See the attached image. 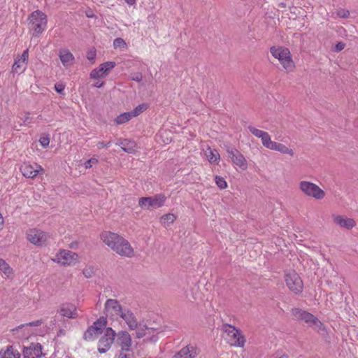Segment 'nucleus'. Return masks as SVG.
<instances>
[{
    "instance_id": "nucleus-29",
    "label": "nucleus",
    "mask_w": 358,
    "mask_h": 358,
    "mask_svg": "<svg viewBox=\"0 0 358 358\" xmlns=\"http://www.w3.org/2000/svg\"><path fill=\"white\" fill-rule=\"evenodd\" d=\"M0 358H21V355L13 346H9L0 352Z\"/></svg>"
},
{
    "instance_id": "nucleus-50",
    "label": "nucleus",
    "mask_w": 358,
    "mask_h": 358,
    "mask_svg": "<svg viewBox=\"0 0 358 358\" xmlns=\"http://www.w3.org/2000/svg\"><path fill=\"white\" fill-rule=\"evenodd\" d=\"M124 1L129 6H133L136 2V0H124Z\"/></svg>"
},
{
    "instance_id": "nucleus-52",
    "label": "nucleus",
    "mask_w": 358,
    "mask_h": 358,
    "mask_svg": "<svg viewBox=\"0 0 358 358\" xmlns=\"http://www.w3.org/2000/svg\"><path fill=\"white\" fill-rule=\"evenodd\" d=\"M104 83L103 82H101L100 83L99 81H97L94 83V87H101L103 85Z\"/></svg>"
},
{
    "instance_id": "nucleus-27",
    "label": "nucleus",
    "mask_w": 358,
    "mask_h": 358,
    "mask_svg": "<svg viewBox=\"0 0 358 358\" xmlns=\"http://www.w3.org/2000/svg\"><path fill=\"white\" fill-rule=\"evenodd\" d=\"M303 289V283L301 277L296 273H292V292L299 294Z\"/></svg>"
},
{
    "instance_id": "nucleus-8",
    "label": "nucleus",
    "mask_w": 358,
    "mask_h": 358,
    "mask_svg": "<svg viewBox=\"0 0 358 358\" xmlns=\"http://www.w3.org/2000/svg\"><path fill=\"white\" fill-rule=\"evenodd\" d=\"M124 308L119 301L114 299H107L104 303L105 314L113 320H118Z\"/></svg>"
},
{
    "instance_id": "nucleus-38",
    "label": "nucleus",
    "mask_w": 358,
    "mask_h": 358,
    "mask_svg": "<svg viewBox=\"0 0 358 358\" xmlns=\"http://www.w3.org/2000/svg\"><path fill=\"white\" fill-rule=\"evenodd\" d=\"M96 55V51L94 48H92L87 52V58L91 62V64H94L95 62V58Z\"/></svg>"
},
{
    "instance_id": "nucleus-45",
    "label": "nucleus",
    "mask_w": 358,
    "mask_h": 358,
    "mask_svg": "<svg viewBox=\"0 0 358 358\" xmlns=\"http://www.w3.org/2000/svg\"><path fill=\"white\" fill-rule=\"evenodd\" d=\"M345 47V43H343V42H338L337 43L334 48V51L335 52H340L341 50H343Z\"/></svg>"
},
{
    "instance_id": "nucleus-24",
    "label": "nucleus",
    "mask_w": 358,
    "mask_h": 358,
    "mask_svg": "<svg viewBox=\"0 0 358 358\" xmlns=\"http://www.w3.org/2000/svg\"><path fill=\"white\" fill-rule=\"evenodd\" d=\"M136 329V337L138 338H145L146 339H150L155 333V330L152 328H148L146 326H141L137 324Z\"/></svg>"
},
{
    "instance_id": "nucleus-41",
    "label": "nucleus",
    "mask_w": 358,
    "mask_h": 358,
    "mask_svg": "<svg viewBox=\"0 0 358 358\" xmlns=\"http://www.w3.org/2000/svg\"><path fill=\"white\" fill-rule=\"evenodd\" d=\"M39 142L43 148H47L50 144V138L48 136H41Z\"/></svg>"
},
{
    "instance_id": "nucleus-10",
    "label": "nucleus",
    "mask_w": 358,
    "mask_h": 358,
    "mask_svg": "<svg viewBox=\"0 0 358 358\" xmlns=\"http://www.w3.org/2000/svg\"><path fill=\"white\" fill-rule=\"evenodd\" d=\"M301 190L307 196L316 199H322L325 192L316 184L308 181H301L299 184Z\"/></svg>"
},
{
    "instance_id": "nucleus-55",
    "label": "nucleus",
    "mask_w": 358,
    "mask_h": 358,
    "mask_svg": "<svg viewBox=\"0 0 358 358\" xmlns=\"http://www.w3.org/2000/svg\"><path fill=\"white\" fill-rule=\"evenodd\" d=\"M278 358H289V357H288V356L282 355V356L279 357Z\"/></svg>"
},
{
    "instance_id": "nucleus-9",
    "label": "nucleus",
    "mask_w": 358,
    "mask_h": 358,
    "mask_svg": "<svg viewBox=\"0 0 358 358\" xmlns=\"http://www.w3.org/2000/svg\"><path fill=\"white\" fill-rule=\"evenodd\" d=\"M107 324L106 318L101 317L93 324L88 327L84 334V338L86 341H94L102 333V330Z\"/></svg>"
},
{
    "instance_id": "nucleus-44",
    "label": "nucleus",
    "mask_w": 358,
    "mask_h": 358,
    "mask_svg": "<svg viewBox=\"0 0 358 358\" xmlns=\"http://www.w3.org/2000/svg\"><path fill=\"white\" fill-rule=\"evenodd\" d=\"M52 358H71V357L63 352L57 351L54 353Z\"/></svg>"
},
{
    "instance_id": "nucleus-54",
    "label": "nucleus",
    "mask_w": 358,
    "mask_h": 358,
    "mask_svg": "<svg viewBox=\"0 0 358 358\" xmlns=\"http://www.w3.org/2000/svg\"><path fill=\"white\" fill-rule=\"evenodd\" d=\"M118 358H127L126 355H120Z\"/></svg>"
},
{
    "instance_id": "nucleus-28",
    "label": "nucleus",
    "mask_w": 358,
    "mask_h": 358,
    "mask_svg": "<svg viewBox=\"0 0 358 358\" xmlns=\"http://www.w3.org/2000/svg\"><path fill=\"white\" fill-rule=\"evenodd\" d=\"M206 156L211 164H218L220 161V155L216 149H212L210 147H208Z\"/></svg>"
},
{
    "instance_id": "nucleus-6",
    "label": "nucleus",
    "mask_w": 358,
    "mask_h": 358,
    "mask_svg": "<svg viewBox=\"0 0 358 358\" xmlns=\"http://www.w3.org/2000/svg\"><path fill=\"white\" fill-rule=\"evenodd\" d=\"M27 241L36 246L46 245L50 238L48 232L37 228L29 229L26 232Z\"/></svg>"
},
{
    "instance_id": "nucleus-1",
    "label": "nucleus",
    "mask_w": 358,
    "mask_h": 358,
    "mask_svg": "<svg viewBox=\"0 0 358 358\" xmlns=\"http://www.w3.org/2000/svg\"><path fill=\"white\" fill-rule=\"evenodd\" d=\"M99 237L101 241L117 255L127 258H132L135 256V250L133 246L120 234L110 231H103Z\"/></svg>"
},
{
    "instance_id": "nucleus-48",
    "label": "nucleus",
    "mask_w": 358,
    "mask_h": 358,
    "mask_svg": "<svg viewBox=\"0 0 358 358\" xmlns=\"http://www.w3.org/2000/svg\"><path fill=\"white\" fill-rule=\"evenodd\" d=\"M4 224H5L4 218L2 215V214L0 213V231L3 229Z\"/></svg>"
},
{
    "instance_id": "nucleus-42",
    "label": "nucleus",
    "mask_w": 358,
    "mask_h": 358,
    "mask_svg": "<svg viewBox=\"0 0 358 358\" xmlns=\"http://www.w3.org/2000/svg\"><path fill=\"white\" fill-rule=\"evenodd\" d=\"M41 321L37 320L36 322H30L29 324H26L24 325H22L21 327H19L17 329V331L20 329H27L29 326H39L41 324Z\"/></svg>"
},
{
    "instance_id": "nucleus-39",
    "label": "nucleus",
    "mask_w": 358,
    "mask_h": 358,
    "mask_svg": "<svg viewBox=\"0 0 358 358\" xmlns=\"http://www.w3.org/2000/svg\"><path fill=\"white\" fill-rule=\"evenodd\" d=\"M350 12L344 8H339L336 11V15L341 18L347 19L350 17Z\"/></svg>"
},
{
    "instance_id": "nucleus-18",
    "label": "nucleus",
    "mask_w": 358,
    "mask_h": 358,
    "mask_svg": "<svg viewBox=\"0 0 358 358\" xmlns=\"http://www.w3.org/2000/svg\"><path fill=\"white\" fill-rule=\"evenodd\" d=\"M58 313L62 317L70 319H76L78 316L77 308L72 303H63L58 310Z\"/></svg>"
},
{
    "instance_id": "nucleus-12",
    "label": "nucleus",
    "mask_w": 358,
    "mask_h": 358,
    "mask_svg": "<svg viewBox=\"0 0 358 358\" xmlns=\"http://www.w3.org/2000/svg\"><path fill=\"white\" fill-rule=\"evenodd\" d=\"M20 170L22 174V176L27 178L34 179L35 178L39 173H44V169L37 163H30V162H23L20 167Z\"/></svg>"
},
{
    "instance_id": "nucleus-11",
    "label": "nucleus",
    "mask_w": 358,
    "mask_h": 358,
    "mask_svg": "<svg viewBox=\"0 0 358 358\" xmlns=\"http://www.w3.org/2000/svg\"><path fill=\"white\" fill-rule=\"evenodd\" d=\"M227 152L232 164L235 167H238L242 171L248 169V164L243 155L234 148H227Z\"/></svg>"
},
{
    "instance_id": "nucleus-43",
    "label": "nucleus",
    "mask_w": 358,
    "mask_h": 358,
    "mask_svg": "<svg viewBox=\"0 0 358 358\" xmlns=\"http://www.w3.org/2000/svg\"><path fill=\"white\" fill-rule=\"evenodd\" d=\"M83 273L86 278H89L94 275V270L92 267H86L83 269Z\"/></svg>"
},
{
    "instance_id": "nucleus-15",
    "label": "nucleus",
    "mask_w": 358,
    "mask_h": 358,
    "mask_svg": "<svg viewBox=\"0 0 358 358\" xmlns=\"http://www.w3.org/2000/svg\"><path fill=\"white\" fill-rule=\"evenodd\" d=\"M115 66V62H106L99 65L98 68L93 69L90 73V78L92 79H99L106 77L110 70Z\"/></svg>"
},
{
    "instance_id": "nucleus-7",
    "label": "nucleus",
    "mask_w": 358,
    "mask_h": 358,
    "mask_svg": "<svg viewBox=\"0 0 358 358\" xmlns=\"http://www.w3.org/2000/svg\"><path fill=\"white\" fill-rule=\"evenodd\" d=\"M166 196L162 194H155L153 196L141 197L138 200V206L144 210H150L162 207L166 201Z\"/></svg>"
},
{
    "instance_id": "nucleus-36",
    "label": "nucleus",
    "mask_w": 358,
    "mask_h": 358,
    "mask_svg": "<svg viewBox=\"0 0 358 358\" xmlns=\"http://www.w3.org/2000/svg\"><path fill=\"white\" fill-rule=\"evenodd\" d=\"M215 184L217 185V186L220 189H224L227 188V187H228L227 182L222 176H215Z\"/></svg>"
},
{
    "instance_id": "nucleus-22",
    "label": "nucleus",
    "mask_w": 358,
    "mask_h": 358,
    "mask_svg": "<svg viewBox=\"0 0 358 358\" xmlns=\"http://www.w3.org/2000/svg\"><path fill=\"white\" fill-rule=\"evenodd\" d=\"M198 355V350L195 346L187 345L182 348L172 358H195Z\"/></svg>"
},
{
    "instance_id": "nucleus-21",
    "label": "nucleus",
    "mask_w": 358,
    "mask_h": 358,
    "mask_svg": "<svg viewBox=\"0 0 358 358\" xmlns=\"http://www.w3.org/2000/svg\"><path fill=\"white\" fill-rule=\"evenodd\" d=\"M117 343L124 351H129L131 345V338L130 334L125 331L118 333Z\"/></svg>"
},
{
    "instance_id": "nucleus-3",
    "label": "nucleus",
    "mask_w": 358,
    "mask_h": 358,
    "mask_svg": "<svg viewBox=\"0 0 358 358\" xmlns=\"http://www.w3.org/2000/svg\"><path fill=\"white\" fill-rule=\"evenodd\" d=\"M270 53L273 58L278 59L285 70L289 71L291 68V52L288 48L282 45H273L270 48Z\"/></svg>"
},
{
    "instance_id": "nucleus-26",
    "label": "nucleus",
    "mask_w": 358,
    "mask_h": 358,
    "mask_svg": "<svg viewBox=\"0 0 358 358\" xmlns=\"http://www.w3.org/2000/svg\"><path fill=\"white\" fill-rule=\"evenodd\" d=\"M118 145L121 148L127 153H135L136 151L137 144L134 141L130 139H123L120 141Z\"/></svg>"
},
{
    "instance_id": "nucleus-35",
    "label": "nucleus",
    "mask_w": 358,
    "mask_h": 358,
    "mask_svg": "<svg viewBox=\"0 0 358 358\" xmlns=\"http://www.w3.org/2000/svg\"><path fill=\"white\" fill-rule=\"evenodd\" d=\"M270 150L279 151L280 152L284 153V154L289 152L288 147H287L286 145H285L282 143H276V142H274V143L273 144V145Z\"/></svg>"
},
{
    "instance_id": "nucleus-40",
    "label": "nucleus",
    "mask_w": 358,
    "mask_h": 358,
    "mask_svg": "<svg viewBox=\"0 0 358 358\" xmlns=\"http://www.w3.org/2000/svg\"><path fill=\"white\" fill-rule=\"evenodd\" d=\"M98 163V159L95 157H92L89 160L86 161L84 164L86 169H90L93 164Z\"/></svg>"
},
{
    "instance_id": "nucleus-53",
    "label": "nucleus",
    "mask_w": 358,
    "mask_h": 358,
    "mask_svg": "<svg viewBox=\"0 0 358 358\" xmlns=\"http://www.w3.org/2000/svg\"><path fill=\"white\" fill-rule=\"evenodd\" d=\"M288 278H289V275H286V277H285V281H286V282H287V286H289V279H288Z\"/></svg>"
},
{
    "instance_id": "nucleus-16",
    "label": "nucleus",
    "mask_w": 358,
    "mask_h": 358,
    "mask_svg": "<svg viewBox=\"0 0 358 358\" xmlns=\"http://www.w3.org/2000/svg\"><path fill=\"white\" fill-rule=\"evenodd\" d=\"M248 129L254 136L261 138L262 143L264 147H266L268 149L271 148L275 141H273L271 140L268 133L252 126H249Z\"/></svg>"
},
{
    "instance_id": "nucleus-4",
    "label": "nucleus",
    "mask_w": 358,
    "mask_h": 358,
    "mask_svg": "<svg viewBox=\"0 0 358 358\" xmlns=\"http://www.w3.org/2000/svg\"><path fill=\"white\" fill-rule=\"evenodd\" d=\"M292 316L304 321L309 327L318 332L324 329L322 322L317 317L306 310L292 308Z\"/></svg>"
},
{
    "instance_id": "nucleus-30",
    "label": "nucleus",
    "mask_w": 358,
    "mask_h": 358,
    "mask_svg": "<svg viewBox=\"0 0 358 358\" xmlns=\"http://www.w3.org/2000/svg\"><path fill=\"white\" fill-rule=\"evenodd\" d=\"M28 20L29 22H42L46 21L47 16L43 12L37 10L31 13Z\"/></svg>"
},
{
    "instance_id": "nucleus-19",
    "label": "nucleus",
    "mask_w": 358,
    "mask_h": 358,
    "mask_svg": "<svg viewBox=\"0 0 358 358\" xmlns=\"http://www.w3.org/2000/svg\"><path fill=\"white\" fill-rule=\"evenodd\" d=\"M120 318L122 319V320L125 322L131 330H134L137 328L138 320L131 310L125 308L120 315Z\"/></svg>"
},
{
    "instance_id": "nucleus-17",
    "label": "nucleus",
    "mask_w": 358,
    "mask_h": 358,
    "mask_svg": "<svg viewBox=\"0 0 358 358\" xmlns=\"http://www.w3.org/2000/svg\"><path fill=\"white\" fill-rule=\"evenodd\" d=\"M335 224L348 230L352 229L356 225V222L352 218L343 215L333 214L331 215Z\"/></svg>"
},
{
    "instance_id": "nucleus-37",
    "label": "nucleus",
    "mask_w": 358,
    "mask_h": 358,
    "mask_svg": "<svg viewBox=\"0 0 358 358\" xmlns=\"http://www.w3.org/2000/svg\"><path fill=\"white\" fill-rule=\"evenodd\" d=\"M113 47L115 49H122L127 47V43L121 38H117L113 41Z\"/></svg>"
},
{
    "instance_id": "nucleus-32",
    "label": "nucleus",
    "mask_w": 358,
    "mask_h": 358,
    "mask_svg": "<svg viewBox=\"0 0 358 358\" xmlns=\"http://www.w3.org/2000/svg\"><path fill=\"white\" fill-rule=\"evenodd\" d=\"M176 220V216L173 213H167L162 215L160 218V222L165 227L173 224Z\"/></svg>"
},
{
    "instance_id": "nucleus-31",
    "label": "nucleus",
    "mask_w": 358,
    "mask_h": 358,
    "mask_svg": "<svg viewBox=\"0 0 358 358\" xmlns=\"http://www.w3.org/2000/svg\"><path fill=\"white\" fill-rule=\"evenodd\" d=\"M132 117L130 112L123 113L119 115L115 120L114 122L116 124H122L129 122Z\"/></svg>"
},
{
    "instance_id": "nucleus-20",
    "label": "nucleus",
    "mask_w": 358,
    "mask_h": 358,
    "mask_svg": "<svg viewBox=\"0 0 358 358\" xmlns=\"http://www.w3.org/2000/svg\"><path fill=\"white\" fill-rule=\"evenodd\" d=\"M42 355V347L39 343L31 344L23 350L24 358H41Z\"/></svg>"
},
{
    "instance_id": "nucleus-51",
    "label": "nucleus",
    "mask_w": 358,
    "mask_h": 358,
    "mask_svg": "<svg viewBox=\"0 0 358 358\" xmlns=\"http://www.w3.org/2000/svg\"><path fill=\"white\" fill-rule=\"evenodd\" d=\"M24 122L27 121L30 117V113L29 112L24 113Z\"/></svg>"
},
{
    "instance_id": "nucleus-13",
    "label": "nucleus",
    "mask_w": 358,
    "mask_h": 358,
    "mask_svg": "<svg viewBox=\"0 0 358 358\" xmlns=\"http://www.w3.org/2000/svg\"><path fill=\"white\" fill-rule=\"evenodd\" d=\"M115 337V331L110 327L106 329L104 335L98 343V350L100 353L107 352L113 343Z\"/></svg>"
},
{
    "instance_id": "nucleus-46",
    "label": "nucleus",
    "mask_w": 358,
    "mask_h": 358,
    "mask_svg": "<svg viewBox=\"0 0 358 358\" xmlns=\"http://www.w3.org/2000/svg\"><path fill=\"white\" fill-rule=\"evenodd\" d=\"M110 144H111L110 141H108L107 143L99 142L97 143V147H98V148L101 149V148H107V147L110 146Z\"/></svg>"
},
{
    "instance_id": "nucleus-34",
    "label": "nucleus",
    "mask_w": 358,
    "mask_h": 358,
    "mask_svg": "<svg viewBox=\"0 0 358 358\" xmlns=\"http://www.w3.org/2000/svg\"><path fill=\"white\" fill-rule=\"evenodd\" d=\"M148 108V106L147 103H141L137 106L132 111H131V114L132 117H137L140 114L143 113L144 111H145Z\"/></svg>"
},
{
    "instance_id": "nucleus-25",
    "label": "nucleus",
    "mask_w": 358,
    "mask_h": 358,
    "mask_svg": "<svg viewBox=\"0 0 358 358\" xmlns=\"http://www.w3.org/2000/svg\"><path fill=\"white\" fill-rule=\"evenodd\" d=\"M0 271L5 278L12 279L14 276L13 268L2 258H0Z\"/></svg>"
},
{
    "instance_id": "nucleus-14",
    "label": "nucleus",
    "mask_w": 358,
    "mask_h": 358,
    "mask_svg": "<svg viewBox=\"0 0 358 358\" xmlns=\"http://www.w3.org/2000/svg\"><path fill=\"white\" fill-rule=\"evenodd\" d=\"M29 59V50L28 49L23 51L22 55H17L12 66L11 71L13 73L20 74L25 71Z\"/></svg>"
},
{
    "instance_id": "nucleus-2",
    "label": "nucleus",
    "mask_w": 358,
    "mask_h": 358,
    "mask_svg": "<svg viewBox=\"0 0 358 358\" xmlns=\"http://www.w3.org/2000/svg\"><path fill=\"white\" fill-rule=\"evenodd\" d=\"M222 336L226 343L233 348H243L246 343V338L243 332L238 327L224 323L221 328Z\"/></svg>"
},
{
    "instance_id": "nucleus-49",
    "label": "nucleus",
    "mask_w": 358,
    "mask_h": 358,
    "mask_svg": "<svg viewBox=\"0 0 358 358\" xmlns=\"http://www.w3.org/2000/svg\"><path fill=\"white\" fill-rule=\"evenodd\" d=\"M133 80H136V81L140 82V81L142 80V76H141V74H140V73L136 74V75L133 78Z\"/></svg>"
},
{
    "instance_id": "nucleus-23",
    "label": "nucleus",
    "mask_w": 358,
    "mask_h": 358,
    "mask_svg": "<svg viewBox=\"0 0 358 358\" xmlns=\"http://www.w3.org/2000/svg\"><path fill=\"white\" fill-rule=\"evenodd\" d=\"M59 57L65 67L71 66L74 63V56L68 49L59 50Z\"/></svg>"
},
{
    "instance_id": "nucleus-5",
    "label": "nucleus",
    "mask_w": 358,
    "mask_h": 358,
    "mask_svg": "<svg viewBox=\"0 0 358 358\" xmlns=\"http://www.w3.org/2000/svg\"><path fill=\"white\" fill-rule=\"evenodd\" d=\"M51 260L62 266H73L79 262V255L71 250L60 249Z\"/></svg>"
},
{
    "instance_id": "nucleus-56",
    "label": "nucleus",
    "mask_w": 358,
    "mask_h": 358,
    "mask_svg": "<svg viewBox=\"0 0 358 358\" xmlns=\"http://www.w3.org/2000/svg\"><path fill=\"white\" fill-rule=\"evenodd\" d=\"M164 133H165V134H166V131H164V132H162V133L160 134V135H162Z\"/></svg>"
},
{
    "instance_id": "nucleus-33",
    "label": "nucleus",
    "mask_w": 358,
    "mask_h": 358,
    "mask_svg": "<svg viewBox=\"0 0 358 358\" xmlns=\"http://www.w3.org/2000/svg\"><path fill=\"white\" fill-rule=\"evenodd\" d=\"M31 27L29 29L32 31L34 36H38L45 29V24H31Z\"/></svg>"
},
{
    "instance_id": "nucleus-47",
    "label": "nucleus",
    "mask_w": 358,
    "mask_h": 358,
    "mask_svg": "<svg viewBox=\"0 0 358 358\" xmlns=\"http://www.w3.org/2000/svg\"><path fill=\"white\" fill-rule=\"evenodd\" d=\"M55 89L57 92L62 93L64 90V86L62 84L58 83L55 85Z\"/></svg>"
}]
</instances>
